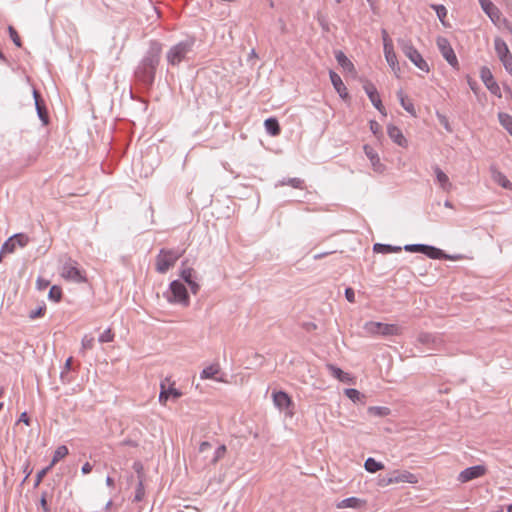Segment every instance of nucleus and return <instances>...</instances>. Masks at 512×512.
<instances>
[{
    "mask_svg": "<svg viewBox=\"0 0 512 512\" xmlns=\"http://www.w3.org/2000/svg\"><path fill=\"white\" fill-rule=\"evenodd\" d=\"M161 53L162 44L158 41H151L148 50L134 71L136 83L145 91H149L154 84Z\"/></svg>",
    "mask_w": 512,
    "mask_h": 512,
    "instance_id": "obj_1",
    "label": "nucleus"
},
{
    "mask_svg": "<svg viewBox=\"0 0 512 512\" xmlns=\"http://www.w3.org/2000/svg\"><path fill=\"white\" fill-rule=\"evenodd\" d=\"M194 37H187L184 40L171 46L166 53V60L171 66H178L183 61H189L194 55Z\"/></svg>",
    "mask_w": 512,
    "mask_h": 512,
    "instance_id": "obj_2",
    "label": "nucleus"
},
{
    "mask_svg": "<svg viewBox=\"0 0 512 512\" xmlns=\"http://www.w3.org/2000/svg\"><path fill=\"white\" fill-rule=\"evenodd\" d=\"M185 250L162 248L156 256V271L164 274L172 268Z\"/></svg>",
    "mask_w": 512,
    "mask_h": 512,
    "instance_id": "obj_3",
    "label": "nucleus"
},
{
    "mask_svg": "<svg viewBox=\"0 0 512 512\" xmlns=\"http://www.w3.org/2000/svg\"><path fill=\"white\" fill-rule=\"evenodd\" d=\"M169 303L181 304L187 307L190 304V296L185 284L180 280H173L169 285V291L166 293Z\"/></svg>",
    "mask_w": 512,
    "mask_h": 512,
    "instance_id": "obj_4",
    "label": "nucleus"
},
{
    "mask_svg": "<svg viewBox=\"0 0 512 512\" xmlns=\"http://www.w3.org/2000/svg\"><path fill=\"white\" fill-rule=\"evenodd\" d=\"M399 46L405 56L420 70L429 72L430 68L419 51L409 40H399Z\"/></svg>",
    "mask_w": 512,
    "mask_h": 512,
    "instance_id": "obj_5",
    "label": "nucleus"
},
{
    "mask_svg": "<svg viewBox=\"0 0 512 512\" xmlns=\"http://www.w3.org/2000/svg\"><path fill=\"white\" fill-rule=\"evenodd\" d=\"M61 276L76 283L86 281L85 276L77 266V262L72 260L70 257H65V260L62 263Z\"/></svg>",
    "mask_w": 512,
    "mask_h": 512,
    "instance_id": "obj_6",
    "label": "nucleus"
},
{
    "mask_svg": "<svg viewBox=\"0 0 512 512\" xmlns=\"http://www.w3.org/2000/svg\"><path fill=\"white\" fill-rule=\"evenodd\" d=\"M437 47L443 58L455 69H459V62L456 54L449 42L445 37L439 36L436 40Z\"/></svg>",
    "mask_w": 512,
    "mask_h": 512,
    "instance_id": "obj_7",
    "label": "nucleus"
},
{
    "mask_svg": "<svg viewBox=\"0 0 512 512\" xmlns=\"http://www.w3.org/2000/svg\"><path fill=\"white\" fill-rule=\"evenodd\" d=\"M494 47L495 51L497 53V56L499 57L500 61L502 62L505 70L512 74V54L509 51V48L505 41L501 39L500 37L495 38L494 40Z\"/></svg>",
    "mask_w": 512,
    "mask_h": 512,
    "instance_id": "obj_8",
    "label": "nucleus"
},
{
    "mask_svg": "<svg viewBox=\"0 0 512 512\" xmlns=\"http://www.w3.org/2000/svg\"><path fill=\"white\" fill-rule=\"evenodd\" d=\"M272 399L274 405L281 411H286V414L292 416V409L294 408V403L292 398L285 391H274L272 393Z\"/></svg>",
    "mask_w": 512,
    "mask_h": 512,
    "instance_id": "obj_9",
    "label": "nucleus"
},
{
    "mask_svg": "<svg viewBox=\"0 0 512 512\" xmlns=\"http://www.w3.org/2000/svg\"><path fill=\"white\" fill-rule=\"evenodd\" d=\"M486 472L487 469L484 465L471 466L460 472L458 475V481L461 483H467L484 476Z\"/></svg>",
    "mask_w": 512,
    "mask_h": 512,
    "instance_id": "obj_10",
    "label": "nucleus"
},
{
    "mask_svg": "<svg viewBox=\"0 0 512 512\" xmlns=\"http://www.w3.org/2000/svg\"><path fill=\"white\" fill-rule=\"evenodd\" d=\"M187 260L182 262V269L180 270V278L189 286L193 294H197L200 286L195 281V270L191 267H186Z\"/></svg>",
    "mask_w": 512,
    "mask_h": 512,
    "instance_id": "obj_11",
    "label": "nucleus"
},
{
    "mask_svg": "<svg viewBox=\"0 0 512 512\" xmlns=\"http://www.w3.org/2000/svg\"><path fill=\"white\" fill-rule=\"evenodd\" d=\"M480 77L487 87V89L494 95L501 97V91L498 83L495 81L492 72L488 67H482L480 70Z\"/></svg>",
    "mask_w": 512,
    "mask_h": 512,
    "instance_id": "obj_12",
    "label": "nucleus"
},
{
    "mask_svg": "<svg viewBox=\"0 0 512 512\" xmlns=\"http://www.w3.org/2000/svg\"><path fill=\"white\" fill-rule=\"evenodd\" d=\"M368 98L370 99L373 106L382 114H386L385 108L380 99L379 93L374 84L367 82L363 86Z\"/></svg>",
    "mask_w": 512,
    "mask_h": 512,
    "instance_id": "obj_13",
    "label": "nucleus"
},
{
    "mask_svg": "<svg viewBox=\"0 0 512 512\" xmlns=\"http://www.w3.org/2000/svg\"><path fill=\"white\" fill-rule=\"evenodd\" d=\"M392 484L396 483H417L418 479L416 475L406 470H394L389 473V480Z\"/></svg>",
    "mask_w": 512,
    "mask_h": 512,
    "instance_id": "obj_14",
    "label": "nucleus"
},
{
    "mask_svg": "<svg viewBox=\"0 0 512 512\" xmlns=\"http://www.w3.org/2000/svg\"><path fill=\"white\" fill-rule=\"evenodd\" d=\"M33 98L39 119L42 121L43 125H47L49 123L48 110L41 94L36 89L33 90Z\"/></svg>",
    "mask_w": 512,
    "mask_h": 512,
    "instance_id": "obj_15",
    "label": "nucleus"
},
{
    "mask_svg": "<svg viewBox=\"0 0 512 512\" xmlns=\"http://www.w3.org/2000/svg\"><path fill=\"white\" fill-rule=\"evenodd\" d=\"M160 388L159 402L163 405H166L169 398L176 400L182 396V393L178 389L173 386L166 388V385L163 382L161 383Z\"/></svg>",
    "mask_w": 512,
    "mask_h": 512,
    "instance_id": "obj_16",
    "label": "nucleus"
},
{
    "mask_svg": "<svg viewBox=\"0 0 512 512\" xmlns=\"http://www.w3.org/2000/svg\"><path fill=\"white\" fill-rule=\"evenodd\" d=\"M384 55H385V59L388 63V65L391 67V69L397 73V71L400 70L399 66H398V61H397V56H396V53L394 51V47H393V44L392 42H387L384 44Z\"/></svg>",
    "mask_w": 512,
    "mask_h": 512,
    "instance_id": "obj_17",
    "label": "nucleus"
},
{
    "mask_svg": "<svg viewBox=\"0 0 512 512\" xmlns=\"http://www.w3.org/2000/svg\"><path fill=\"white\" fill-rule=\"evenodd\" d=\"M483 11L489 16L492 22L500 20L501 12L491 0H478Z\"/></svg>",
    "mask_w": 512,
    "mask_h": 512,
    "instance_id": "obj_18",
    "label": "nucleus"
},
{
    "mask_svg": "<svg viewBox=\"0 0 512 512\" xmlns=\"http://www.w3.org/2000/svg\"><path fill=\"white\" fill-rule=\"evenodd\" d=\"M387 133H388V136L390 137V139L397 145H399L401 147L407 146L408 142H407L406 138L404 137L402 131L397 126H394L392 124L388 125Z\"/></svg>",
    "mask_w": 512,
    "mask_h": 512,
    "instance_id": "obj_19",
    "label": "nucleus"
},
{
    "mask_svg": "<svg viewBox=\"0 0 512 512\" xmlns=\"http://www.w3.org/2000/svg\"><path fill=\"white\" fill-rule=\"evenodd\" d=\"M330 80L335 88V90L338 92L339 96L343 99L348 97L347 89L341 79V77L334 71L330 70L329 72Z\"/></svg>",
    "mask_w": 512,
    "mask_h": 512,
    "instance_id": "obj_20",
    "label": "nucleus"
},
{
    "mask_svg": "<svg viewBox=\"0 0 512 512\" xmlns=\"http://www.w3.org/2000/svg\"><path fill=\"white\" fill-rule=\"evenodd\" d=\"M423 254L431 259H450V260L456 259V257L446 254L443 250H441L437 247H434V246L427 245V244L425 246V251Z\"/></svg>",
    "mask_w": 512,
    "mask_h": 512,
    "instance_id": "obj_21",
    "label": "nucleus"
},
{
    "mask_svg": "<svg viewBox=\"0 0 512 512\" xmlns=\"http://www.w3.org/2000/svg\"><path fill=\"white\" fill-rule=\"evenodd\" d=\"M491 177L495 183H497L504 189L512 190V183L510 182V180L495 167H491Z\"/></svg>",
    "mask_w": 512,
    "mask_h": 512,
    "instance_id": "obj_22",
    "label": "nucleus"
},
{
    "mask_svg": "<svg viewBox=\"0 0 512 512\" xmlns=\"http://www.w3.org/2000/svg\"><path fill=\"white\" fill-rule=\"evenodd\" d=\"M365 501L357 498V497H349L346 499H343L337 504V508L343 509V508H353V509H359L362 508L365 505Z\"/></svg>",
    "mask_w": 512,
    "mask_h": 512,
    "instance_id": "obj_23",
    "label": "nucleus"
},
{
    "mask_svg": "<svg viewBox=\"0 0 512 512\" xmlns=\"http://www.w3.org/2000/svg\"><path fill=\"white\" fill-rule=\"evenodd\" d=\"M434 173L436 176V180L439 183V185L441 186V188L444 191H449L452 187V184L449 181L448 176L438 166L434 167Z\"/></svg>",
    "mask_w": 512,
    "mask_h": 512,
    "instance_id": "obj_24",
    "label": "nucleus"
},
{
    "mask_svg": "<svg viewBox=\"0 0 512 512\" xmlns=\"http://www.w3.org/2000/svg\"><path fill=\"white\" fill-rule=\"evenodd\" d=\"M397 97H398L403 109L406 112H408L410 115L416 117V110H415L414 104L412 103V101L410 99L407 98V96L404 95L402 90H399L397 92Z\"/></svg>",
    "mask_w": 512,
    "mask_h": 512,
    "instance_id": "obj_25",
    "label": "nucleus"
},
{
    "mask_svg": "<svg viewBox=\"0 0 512 512\" xmlns=\"http://www.w3.org/2000/svg\"><path fill=\"white\" fill-rule=\"evenodd\" d=\"M265 129L271 136H278L281 132L280 124L275 117H270L264 122Z\"/></svg>",
    "mask_w": 512,
    "mask_h": 512,
    "instance_id": "obj_26",
    "label": "nucleus"
},
{
    "mask_svg": "<svg viewBox=\"0 0 512 512\" xmlns=\"http://www.w3.org/2000/svg\"><path fill=\"white\" fill-rule=\"evenodd\" d=\"M401 250H402V247L393 246L390 244L376 243L373 246V251L375 253H382V254L398 253V252H401Z\"/></svg>",
    "mask_w": 512,
    "mask_h": 512,
    "instance_id": "obj_27",
    "label": "nucleus"
},
{
    "mask_svg": "<svg viewBox=\"0 0 512 512\" xmlns=\"http://www.w3.org/2000/svg\"><path fill=\"white\" fill-rule=\"evenodd\" d=\"M335 58L337 60V63L346 71H354V64L348 59V57L342 52L337 51L335 52Z\"/></svg>",
    "mask_w": 512,
    "mask_h": 512,
    "instance_id": "obj_28",
    "label": "nucleus"
},
{
    "mask_svg": "<svg viewBox=\"0 0 512 512\" xmlns=\"http://www.w3.org/2000/svg\"><path fill=\"white\" fill-rule=\"evenodd\" d=\"M285 185H289V186H291L293 188H296V189H304V187H305L304 180L301 179V178H286V179H283V180L279 181L276 184V187L277 186H285Z\"/></svg>",
    "mask_w": 512,
    "mask_h": 512,
    "instance_id": "obj_29",
    "label": "nucleus"
},
{
    "mask_svg": "<svg viewBox=\"0 0 512 512\" xmlns=\"http://www.w3.org/2000/svg\"><path fill=\"white\" fill-rule=\"evenodd\" d=\"M68 453H69V450L65 445H61V446L57 447L49 466L51 468H53V466H55L61 459L66 457L68 455Z\"/></svg>",
    "mask_w": 512,
    "mask_h": 512,
    "instance_id": "obj_30",
    "label": "nucleus"
},
{
    "mask_svg": "<svg viewBox=\"0 0 512 512\" xmlns=\"http://www.w3.org/2000/svg\"><path fill=\"white\" fill-rule=\"evenodd\" d=\"M364 467L366 469V471L370 472V473H376L380 470H382L384 468V465L375 460L374 458L372 457H369L366 459L365 463H364Z\"/></svg>",
    "mask_w": 512,
    "mask_h": 512,
    "instance_id": "obj_31",
    "label": "nucleus"
},
{
    "mask_svg": "<svg viewBox=\"0 0 512 512\" xmlns=\"http://www.w3.org/2000/svg\"><path fill=\"white\" fill-rule=\"evenodd\" d=\"M220 372V367L218 364L210 365L204 368L201 372L200 377L202 379H216V375Z\"/></svg>",
    "mask_w": 512,
    "mask_h": 512,
    "instance_id": "obj_32",
    "label": "nucleus"
},
{
    "mask_svg": "<svg viewBox=\"0 0 512 512\" xmlns=\"http://www.w3.org/2000/svg\"><path fill=\"white\" fill-rule=\"evenodd\" d=\"M329 371L331 372V375L338 379L341 382H347L349 378V374L344 372L342 369H340L337 366H334L332 364H329L328 366Z\"/></svg>",
    "mask_w": 512,
    "mask_h": 512,
    "instance_id": "obj_33",
    "label": "nucleus"
},
{
    "mask_svg": "<svg viewBox=\"0 0 512 512\" xmlns=\"http://www.w3.org/2000/svg\"><path fill=\"white\" fill-rule=\"evenodd\" d=\"M400 333V328L395 324H386L381 322V330L380 335L383 336H391L398 335Z\"/></svg>",
    "mask_w": 512,
    "mask_h": 512,
    "instance_id": "obj_34",
    "label": "nucleus"
},
{
    "mask_svg": "<svg viewBox=\"0 0 512 512\" xmlns=\"http://www.w3.org/2000/svg\"><path fill=\"white\" fill-rule=\"evenodd\" d=\"M344 394L354 403L363 402L365 395L354 388H347L344 390Z\"/></svg>",
    "mask_w": 512,
    "mask_h": 512,
    "instance_id": "obj_35",
    "label": "nucleus"
},
{
    "mask_svg": "<svg viewBox=\"0 0 512 512\" xmlns=\"http://www.w3.org/2000/svg\"><path fill=\"white\" fill-rule=\"evenodd\" d=\"M498 119H499V122L500 124L509 132V134L512 136V116L507 114V113H504V112H500L498 114Z\"/></svg>",
    "mask_w": 512,
    "mask_h": 512,
    "instance_id": "obj_36",
    "label": "nucleus"
},
{
    "mask_svg": "<svg viewBox=\"0 0 512 512\" xmlns=\"http://www.w3.org/2000/svg\"><path fill=\"white\" fill-rule=\"evenodd\" d=\"M364 331L370 335H380L381 322L369 321L364 324Z\"/></svg>",
    "mask_w": 512,
    "mask_h": 512,
    "instance_id": "obj_37",
    "label": "nucleus"
},
{
    "mask_svg": "<svg viewBox=\"0 0 512 512\" xmlns=\"http://www.w3.org/2000/svg\"><path fill=\"white\" fill-rule=\"evenodd\" d=\"M391 410L384 406H371L368 408V413L377 417H385L390 414Z\"/></svg>",
    "mask_w": 512,
    "mask_h": 512,
    "instance_id": "obj_38",
    "label": "nucleus"
},
{
    "mask_svg": "<svg viewBox=\"0 0 512 512\" xmlns=\"http://www.w3.org/2000/svg\"><path fill=\"white\" fill-rule=\"evenodd\" d=\"M145 496V488L143 485V479L140 478L138 484L136 486L135 495L133 498V502H141Z\"/></svg>",
    "mask_w": 512,
    "mask_h": 512,
    "instance_id": "obj_39",
    "label": "nucleus"
},
{
    "mask_svg": "<svg viewBox=\"0 0 512 512\" xmlns=\"http://www.w3.org/2000/svg\"><path fill=\"white\" fill-rule=\"evenodd\" d=\"M48 297L54 302H59L62 298V289L57 285H53L49 290Z\"/></svg>",
    "mask_w": 512,
    "mask_h": 512,
    "instance_id": "obj_40",
    "label": "nucleus"
},
{
    "mask_svg": "<svg viewBox=\"0 0 512 512\" xmlns=\"http://www.w3.org/2000/svg\"><path fill=\"white\" fill-rule=\"evenodd\" d=\"M15 245H19L20 247H24L29 242V237L24 233H17L11 236Z\"/></svg>",
    "mask_w": 512,
    "mask_h": 512,
    "instance_id": "obj_41",
    "label": "nucleus"
},
{
    "mask_svg": "<svg viewBox=\"0 0 512 512\" xmlns=\"http://www.w3.org/2000/svg\"><path fill=\"white\" fill-rule=\"evenodd\" d=\"M418 341L425 345H432L436 342V337L430 333H420Z\"/></svg>",
    "mask_w": 512,
    "mask_h": 512,
    "instance_id": "obj_42",
    "label": "nucleus"
},
{
    "mask_svg": "<svg viewBox=\"0 0 512 512\" xmlns=\"http://www.w3.org/2000/svg\"><path fill=\"white\" fill-rule=\"evenodd\" d=\"M436 14H437V17L438 19L440 20V22L445 25V18L447 16V9L445 8V6L443 5H432L431 6Z\"/></svg>",
    "mask_w": 512,
    "mask_h": 512,
    "instance_id": "obj_43",
    "label": "nucleus"
},
{
    "mask_svg": "<svg viewBox=\"0 0 512 512\" xmlns=\"http://www.w3.org/2000/svg\"><path fill=\"white\" fill-rule=\"evenodd\" d=\"M426 244H407L403 247V249L410 253H421L423 254L425 251Z\"/></svg>",
    "mask_w": 512,
    "mask_h": 512,
    "instance_id": "obj_44",
    "label": "nucleus"
},
{
    "mask_svg": "<svg viewBox=\"0 0 512 512\" xmlns=\"http://www.w3.org/2000/svg\"><path fill=\"white\" fill-rule=\"evenodd\" d=\"M16 248L12 237L8 238L1 247V254L13 253Z\"/></svg>",
    "mask_w": 512,
    "mask_h": 512,
    "instance_id": "obj_45",
    "label": "nucleus"
},
{
    "mask_svg": "<svg viewBox=\"0 0 512 512\" xmlns=\"http://www.w3.org/2000/svg\"><path fill=\"white\" fill-rule=\"evenodd\" d=\"M8 32H9V36H10L11 40L13 41V43L17 47H21L22 46V41H21L20 36L18 35L16 29L13 26H9L8 27Z\"/></svg>",
    "mask_w": 512,
    "mask_h": 512,
    "instance_id": "obj_46",
    "label": "nucleus"
},
{
    "mask_svg": "<svg viewBox=\"0 0 512 512\" xmlns=\"http://www.w3.org/2000/svg\"><path fill=\"white\" fill-rule=\"evenodd\" d=\"M227 449H226V446L225 445H220L215 453H214V457L211 461L212 464H216L220 459H222L226 453Z\"/></svg>",
    "mask_w": 512,
    "mask_h": 512,
    "instance_id": "obj_47",
    "label": "nucleus"
},
{
    "mask_svg": "<svg viewBox=\"0 0 512 512\" xmlns=\"http://www.w3.org/2000/svg\"><path fill=\"white\" fill-rule=\"evenodd\" d=\"M52 468L48 465L47 467L41 469L37 475H36V478H35V482H34V487H38L40 485V483L42 482L43 478L47 475V473L51 470Z\"/></svg>",
    "mask_w": 512,
    "mask_h": 512,
    "instance_id": "obj_48",
    "label": "nucleus"
},
{
    "mask_svg": "<svg viewBox=\"0 0 512 512\" xmlns=\"http://www.w3.org/2000/svg\"><path fill=\"white\" fill-rule=\"evenodd\" d=\"M45 312H46V306L43 305V306L38 307L36 310L30 311L28 317L30 319L34 320L36 318L43 317L45 315Z\"/></svg>",
    "mask_w": 512,
    "mask_h": 512,
    "instance_id": "obj_49",
    "label": "nucleus"
},
{
    "mask_svg": "<svg viewBox=\"0 0 512 512\" xmlns=\"http://www.w3.org/2000/svg\"><path fill=\"white\" fill-rule=\"evenodd\" d=\"M94 346V338L88 335H85L82 339V348L80 352H84L87 349H92Z\"/></svg>",
    "mask_w": 512,
    "mask_h": 512,
    "instance_id": "obj_50",
    "label": "nucleus"
},
{
    "mask_svg": "<svg viewBox=\"0 0 512 512\" xmlns=\"http://www.w3.org/2000/svg\"><path fill=\"white\" fill-rule=\"evenodd\" d=\"M113 339L114 334L112 333L111 329H107L99 336L98 340L101 343H107L113 341Z\"/></svg>",
    "mask_w": 512,
    "mask_h": 512,
    "instance_id": "obj_51",
    "label": "nucleus"
},
{
    "mask_svg": "<svg viewBox=\"0 0 512 512\" xmlns=\"http://www.w3.org/2000/svg\"><path fill=\"white\" fill-rule=\"evenodd\" d=\"M50 285V281L42 277H38L36 280V288L40 291L45 290Z\"/></svg>",
    "mask_w": 512,
    "mask_h": 512,
    "instance_id": "obj_52",
    "label": "nucleus"
},
{
    "mask_svg": "<svg viewBox=\"0 0 512 512\" xmlns=\"http://www.w3.org/2000/svg\"><path fill=\"white\" fill-rule=\"evenodd\" d=\"M364 150H365V153H366L367 157L371 160V162H372L373 164H375V162H374V161H375V159H376L377 161H379L378 156L376 155V153L373 151V149H372L371 147H369V146L365 145V146H364Z\"/></svg>",
    "mask_w": 512,
    "mask_h": 512,
    "instance_id": "obj_53",
    "label": "nucleus"
},
{
    "mask_svg": "<svg viewBox=\"0 0 512 512\" xmlns=\"http://www.w3.org/2000/svg\"><path fill=\"white\" fill-rule=\"evenodd\" d=\"M345 298L348 302L353 303L355 302V292L354 289L351 287H347L345 289Z\"/></svg>",
    "mask_w": 512,
    "mask_h": 512,
    "instance_id": "obj_54",
    "label": "nucleus"
},
{
    "mask_svg": "<svg viewBox=\"0 0 512 512\" xmlns=\"http://www.w3.org/2000/svg\"><path fill=\"white\" fill-rule=\"evenodd\" d=\"M47 493L46 492H43L42 495H41V498H40V505L43 509L44 512H50V509L48 507V504H47Z\"/></svg>",
    "mask_w": 512,
    "mask_h": 512,
    "instance_id": "obj_55",
    "label": "nucleus"
},
{
    "mask_svg": "<svg viewBox=\"0 0 512 512\" xmlns=\"http://www.w3.org/2000/svg\"><path fill=\"white\" fill-rule=\"evenodd\" d=\"M370 130L372 131V133L374 135H377L378 133L381 132V126L377 121L371 120L370 121Z\"/></svg>",
    "mask_w": 512,
    "mask_h": 512,
    "instance_id": "obj_56",
    "label": "nucleus"
},
{
    "mask_svg": "<svg viewBox=\"0 0 512 512\" xmlns=\"http://www.w3.org/2000/svg\"><path fill=\"white\" fill-rule=\"evenodd\" d=\"M388 480H389V474L386 475V476H383V477H379L378 485L381 486V487H385V486L391 485L392 482H390Z\"/></svg>",
    "mask_w": 512,
    "mask_h": 512,
    "instance_id": "obj_57",
    "label": "nucleus"
},
{
    "mask_svg": "<svg viewBox=\"0 0 512 512\" xmlns=\"http://www.w3.org/2000/svg\"><path fill=\"white\" fill-rule=\"evenodd\" d=\"M18 422H23L26 425H30L31 420H30L28 414L26 412H23V413H21Z\"/></svg>",
    "mask_w": 512,
    "mask_h": 512,
    "instance_id": "obj_58",
    "label": "nucleus"
},
{
    "mask_svg": "<svg viewBox=\"0 0 512 512\" xmlns=\"http://www.w3.org/2000/svg\"><path fill=\"white\" fill-rule=\"evenodd\" d=\"M93 469V466L89 463V462H86L82 468H81V471L83 474H89Z\"/></svg>",
    "mask_w": 512,
    "mask_h": 512,
    "instance_id": "obj_59",
    "label": "nucleus"
},
{
    "mask_svg": "<svg viewBox=\"0 0 512 512\" xmlns=\"http://www.w3.org/2000/svg\"><path fill=\"white\" fill-rule=\"evenodd\" d=\"M210 447H211V444L207 441H204L200 444L199 451L203 453L206 450H208Z\"/></svg>",
    "mask_w": 512,
    "mask_h": 512,
    "instance_id": "obj_60",
    "label": "nucleus"
},
{
    "mask_svg": "<svg viewBox=\"0 0 512 512\" xmlns=\"http://www.w3.org/2000/svg\"><path fill=\"white\" fill-rule=\"evenodd\" d=\"M382 37H383V45L386 43V40H387V42H392V40L389 38L386 30L382 31Z\"/></svg>",
    "mask_w": 512,
    "mask_h": 512,
    "instance_id": "obj_61",
    "label": "nucleus"
},
{
    "mask_svg": "<svg viewBox=\"0 0 512 512\" xmlns=\"http://www.w3.org/2000/svg\"><path fill=\"white\" fill-rule=\"evenodd\" d=\"M72 361H73L72 357H69V358L66 360V362H65V369H66L67 371H69V370L71 369Z\"/></svg>",
    "mask_w": 512,
    "mask_h": 512,
    "instance_id": "obj_62",
    "label": "nucleus"
},
{
    "mask_svg": "<svg viewBox=\"0 0 512 512\" xmlns=\"http://www.w3.org/2000/svg\"><path fill=\"white\" fill-rule=\"evenodd\" d=\"M468 84H469L470 88H471L474 92H476V85H477V84H476V82H475V81H472V80H470V79H469V80H468Z\"/></svg>",
    "mask_w": 512,
    "mask_h": 512,
    "instance_id": "obj_63",
    "label": "nucleus"
},
{
    "mask_svg": "<svg viewBox=\"0 0 512 512\" xmlns=\"http://www.w3.org/2000/svg\"><path fill=\"white\" fill-rule=\"evenodd\" d=\"M106 484H107L108 486H111V487H112V486H114V480H113V478H111L110 476H108V477L106 478Z\"/></svg>",
    "mask_w": 512,
    "mask_h": 512,
    "instance_id": "obj_64",
    "label": "nucleus"
}]
</instances>
